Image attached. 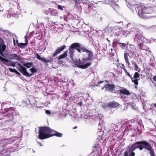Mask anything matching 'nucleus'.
<instances>
[{
	"instance_id": "1",
	"label": "nucleus",
	"mask_w": 156,
	"mask_h": 156,
	"mask_svg": "<svg viewBox=\"0 0 156 156\" xmlns=\"http://www.w3.org/2000/svg\"><path fill=\"white\" fill-rule=\"evenodd\" d=\"M80 51L82 55V59L83 62L82 63L76 61V65L82 69L88 68L92 64L91 61L94 58V54L93 51L88 49L86 47L81 44Z\"/></svg>"
},
{
	"instance_id": "2",
	"label": "nucleus",
	"mask_w": 156,
	"mask_h": 156,
	"mask_svg": "<svg viewBox=\"0 0 156 156\" xmlns=\"http://www.w3.org/2000/svg\"><path fill=\"white\" fill-rule=\"evenodd\" d=\"M39 128L38 139L43 140L50 137L48 136L51 135L52 129L48 126H40Z\"/></svg>"
},
{
	"instance_id": "3",
	"label": "nucleus",
	"mask_w": 156,
	"mask_h": 156,
	"mask_svg": "<svg viewBox=\"0 0 156 156\" xmlns=\"http://www.w3.org/2000/svg\"><path fill=\"white\" fill-rule=\"evenodd\" d=\"M5 111L6 112L4 115V117H7L9 120L8 121H14V119H18L20 118V114L16 110H15L12 107L5 108Z\"/></svg>"
},
{
	"instance_id": "4",
	"label": "nucleus",
	"mask_w": 156,
	"mask_h": 156,
	"mask_svg": "<svg viewBox=\"0 0 156 156\" xmlns=\"http://www.w3.org/2000/svg\"><path fill=\"white\" fill-rule=\"evenodd\" d=\"M81 44L79 43H74L72 44L69 47L68 50H69V56L72 60L75 58V50H76L80 54H81L80 51Z\"/></svg>"
},
{
	"instance_id": "5",
	"label": "nucleus",
	"mask_w": 156,
	"mask_h": 156,
	"mask_svg": "<svg viewBox=\"0 0 156 156\" xmlns=\"http://www.w3.org/2000/svg\"><path fill=\"white\" fill-rule=\"evenodd\" d=\"M128 151L124 152V156H134L135 153L134 151L136 149L138 148L141 150L140 141H137L131 146L128 147Z\"/></svg>"
},
{
	"instance_id": "6",
	"label": "nucleus",
	"mask_w": 156,
	"mask_h": 156,
	"mask_svg": "<svg viewBox=\"0 0 156 156\" xmlns=\"http://www.w3.org/2000/svg\"><path fill=\"white\" fill-rule=\"evenodd\" d=\"M17 65L19 66V67H17V69L22 74L26 77H30L32 76L34 73L37 72V69L33 67L30 69L29 70L31 72V74L29 73L27 70V69L23 66L20 63H18Z\"/></svg>"
},
{
	"instance_id": "7",
	"label": "nucleus",
	"mask_w": 156,
	"mask_h": 156,
	"mask_svg": "<svg viewBox=\"0 0 156 156\" xmlns=\"http://www.w3.org/2000/svg\"><path fill=\"white\" fill-rule=\"evenodd\" d=\"M147 10V8L144 6H139L137 7V10L138 12V14L139 16L141 18L143 19H146L148 17L147 15V14H151L152 13V12H147L146 11Z\"/></svg>"
},
{
	"instance_id": "8",
	"label": "nucleus",
	"mask_w": 156,
	"mask_h": 156,
	"mask_svg": "<svg viewBox=\"0 0 156 156\" xmlns=\"http://www.w3.org/2000/svg\"><path fill=\"white\" fill-rule=\"evenodd\" d=\"M66 47V45H63L60 47L57 48L55 52L53 54L52 56L51 57H50L48 59H47L45 58V59L43 60L44 61V63H47L49 62L53 63L55 62L53 57H55L58 54H59Z\"/></svg>"
},
{
	"instance_id": "9",
	"label": "nucleus",
	"mask_w": 156,
	"mask_h": 156,
	"mask_svg": "<svg viewBox=\"0 0 156 156\" xmlns=\"http://www.w3.org/2000/svg\"><path fill=\"white\" fill-rule=\"evenodd\" d=\"M134 33L135 34L134 41L137 42H140L141 41V38H142V37H143L142 35L143 32L140 31L139 28H134L132 29L130 31V34H133Z\"/></svg>"
},
{
	"instance_id": "10",
	"label": "nucleus",
	"mask_w": 156,
	"mask_h": 156,
	"mask_svg": "<svg viewBox=\"0 0 156 156\" xmlns=\"http://www.w3.org/2000/svg\"><path fill=\"white\" fill-rule=\"evenodd\" d=\"M6 57H3L2 56H1L0 55V60L6 66H12L14 67H17L16 66V64H17L18 63L17 62H14L12 61L9 60L6 58ZM19 66H18V67Z\"/></svg>"
},
{
	"instance_id": "11",
	"label": "nucleus",
	"mask_w": 156,
	"mask_h": 156,
	"mask_svg": "<svg viewBox=\"0 0 156 156\" xmlns=\"http://www.w3.org/2000/svg\"><path fill=\"white\" fill-rule=\"evenodd\" d=\"M6 48V45L5 44L4 40L0 37V55L1 56L3 57H6V56L4 53Z\"/></svg>"
},
{
	"instance_id": "12",
	"label": "nucleus",
	"mask_w": 156,
	"mask_h": 156,
	"mask_svg": "<svg viewBox=\"0 0 156 156\" xmlns=\"http://www.w3.org/2000/svg\"><path fill=\"white\" fill-rule=\"evenodd\" d=\"M151 147V144L147 141L145 140L140 141L141 151L144 148L150 151V148Z\"/></svg>"
},
{
	"instance_id": "13",
	"label": "nucleus",
	"mask_w": 156,
	"mask_h": 156,
	"mask_svg": "<svg viewBox=\"0 0 156 156\" xmlns=\"http://www.w3.org/2000/svg\"><path fill=\"white\" fill-rule=\"evenodd\" d=\"M7 58V59L11 61L13 60L17 61H20L21 60L20 56L15 53L9 54Z\"/></svg>"
},
{
	"instance_id": "14",
	"label": "nucleus",
	"mask_w": 156,
	"mask_h": 156,
	"mask_svg": "<svg viewBox=\"0 0 156 156\" xmlns=\"http://www.w3.org/2000/svg\"><path fill=\"white\" fill-rule=\"evenodd\" d=\"M141 41L139 42H137L139 44L140 48L143 50H147L148 49V48L145 46L144 44H143V43H144L147 41V40L146 38L144 37H142V38H141Z\"/></svg>"
},
{
	"instance_id": "15",
	"label": "nucleus",
	"mask_w": 156,
	"mask_h": 156,
	"mask_svg": "<svg viewBox=\"0 0 156 156\" xmlns=\"http://www.w3.org/2000/svg\"><path fill=\"white\" fill-rule=\"evenodd\" d=\"M140 79V75L137 72H135L133 77H132V78H131L132 82L136 85L138 84V81Z\"/></svg>"
},
{
	"instance_id": "16",
	"label": "nucleus",
	"mask_w": 156,
	"mask_h": 156,
	"mask_svg": "<svg viewBox=\"0 0 156 156\" xmlns=\"http://www.w3.org/2000/svg\"><path fill=\"white\" fill-rule=\"evenodd\" d=\"M104 87L105 90L108 91L112 92L113 90H115V85L113 84H107L105 85Z\"/></svg>"
},
{
	"instance_id": "17",
	"label": "nucleus",
	"mask_w": 156,
	"mask_h": 156,
	"mask_svg": "<svg viewBox=\"0 0 156 156\" xmlns=\"http://www.w3.org/2000/svg\"><path fill=\"white\" fill-rule=\"evenodd\" d=\"M29 101L30 102V104L32 107H37L38 108H42V106H39L37 105V103L39 102L36 101L34 99H28Z\"/></svg>"
},
{
	"instance_id": "18",
	"label": "nucleus",
	"mask_w": 156,
	"mask_h": 156,
	"mask_svg": "<svg viewBox=\"0 0 156 156\" xmlns=\"http://www.w3.org/2000/svg\"><path fill=\"white\" fill-rule=\"evenodd\" d=\"M50 136H48V137H51L53 136H56L59 137H62L63 134L59 132H57L55 130L52 129V133L51 135H50Z\"/></svg>"
},
{
	"instance_id": "19",
	"label": "nucleus",
	"mask_w": 156,
	"mask_h": 156,
	"mask_svg": "<svg viewBox=\"0 0 156 156\" xmlns=\"http://www.w3.org/2000/svg\"><path fill=\"white\" fill-rule=\"evenodd\" d=\"M26 36H25V38H26ZM17 44L18 46L20 48H24L26 47L28 44V41L27 38H26V42L25 43H20L18 42V41H17Z\"/></svg>"
},
{
	"instance_id": "20",
	"label": "nucleus",
	"mask_w": 156,
	"mask_h": 156,
	"mask_svg": "<svg viewBox=\"0 0 156 156\" xmlns=\"http://www.w3.org/2000/svg\"><path fill=\"white\" fill-rule=\"evenodd\" d=\"M110 108H116L120 105V104L117 102L115 101L109 102Z\"/></svg>"
},
{
	"instance_id": "21",
	"label": "nucleus",
	"mask_w": 156,
	"mask_h": 156,
	"mask_svg": "<svg viewBox=\"0 0 156 156\" xmlns=\"http://www.w3.org/2000/svg\"><path fill=\"white\" fill-rule=\"evenodd\" d=\"M119 92L122 94L129 95L130 94L129 91L126 89L123 88L122 89H121L119 91Z\"/></svg>"
},
{
	"instance_id": "22",
	"label": "nucleus",
	"mask_w": 156,
	"mask_h": 156,
	"mask_svg": "<svg viewBox=\"0 0 156 156\" xmlns=\"http://www.w3.org/2000/svg\"><path fill=\"white\" fill-rule=\"evenodd\" d=\"M102 106L104 109L106 111L109 110L110 108V106L109 103H105L102 104Z\"/></svg>"
},
{
	"instance_id": "23",
	"label": "nucleus",
	"mask_w": 156,
	"mask_h": 156,
	"mask_svg": "<svg viewBox=\"0 0 156 156\" xmlns=\"http://www.w3.org/2000/svg\"><path fill=\"white\" fill-rule=\"evenodd\" d=\"M68 50L66 51L63 53L59 55L58 58V60H60L66 57L68 55Z\"/></svg>"
},
{
	"instance_id": "24",
	"label": "nucleus",
	"mask_w": 156,
	"mask_h": 156,
	"mask_svg": "<svg viewBox=\"0 0 156 156\" xmlns=\"http://www.w3.org/2000/svg\"><path fill=\"white\" fill-rule=\"evenodd\" d=\"M23 67L29 68L32 66L33 63L31 62H25L23 63Z\"/></svg>"
},
{
	"instance_id": "25",
	"label": "nucleus",
	"mask_w": 156,
	"mask_h": 156,
	"mask_svg": "<svg viewBox=\"0 0 156 156\" xmlns=\"http://www.w3.org/2000/svg\"><path fill=\"white\" fill-rule=\"evenodd\" d=\"M51 15L55 16H57L58 15V12L57 10L55 9H53L50 11Z\"/></svg>"
},
{
	"instance_id": "26",
	"label": "nucleus",
	"mask_w": 156,
	"mask_h": 156,
	"mask_svg": "<svg viewBox=\"0 0 156 156\" xmlns=\"http://www.w3.org/2000/svg\"><path fill=\"white\" fill-rule=\"evenodd\" d=\"M80 0H75V6L78 9H80Z\"/></svg>"
},
{
	"instance_id": "27",
	"label": "nucleus",
	"mask_w": 156,
	"mask_h": 156,
	"mask_svg": "<svg viewBox=\"0 0 156 156\" xmlns=\"http://www.w3.org/2000/svg\"><path fill=\"white\" fill-rule=\"evenodd\" d=\"M129 105L131 106L133 108L136 110H138V107L136 106V104L135 103L130 102L129 103Z\"/></svg>"
},
{
	"instance_id": "28",
	"label": "nucleus",
	"mask_w": 156,
	"mask_h": 156,
	"mask_svg": "<svg viewBox=\"0 0 156 156\" xmlns=\"http://www.w3.org/2000/svg\"><path fill=\"white\" fill-rule=\"evenodd\" d=\"M119 46L120 47L124 49L125 47H126V48H127L128 46H127V44L122 43H119Z\"/></svg>"
},
{
	"instance_id": "29",
	"label": "nucleus",
	"mask_w": 156,
	"mask_h": 156,
	"mask_svg": "<svg viewBox=\"0 0 156 156\" xmlns=\"http://www.w3.org/2000/svg\"><path fill=\"white\" fill-rule=\"evenodd\" d=\"M36 56L37 58L38 59L41 60V61L44 62V61L43 60L45 59V58L41 57V56L38 54V53H36Z\"/></svg>"
},
{
	"instance_id": "30",
	"label": "nucleus",
	"mask_w": 156,
	"mask_h": 156,
	"mask_svg": "<svg viewBox=\"0 0 156 156\" xmlns=\"http://www.w3.org/2000/svg\"><path fill=\"white\" fill-rule=\"evenodd\" d=\"M129 55V53L126 52H125L124 54V57L126 62L129 61L128 57Z\"/></svg>"
},
{
	"instance_id": "31",
	"label": "nucleus",
	"mask_w": 156,
	"mask_h": 156,
	"mask_svg": "<svg viewBox=\"0 0 156 156\" xmlns=\"http://www.w3.org/2000/svg\"><path fill=\"white\" fill-rule=\"evenodd\" d=\"M118 42L117 41L115 40H114L112 44V46L114 48L116 47L117 45Z\"/></svg>"
},
{
	"instance_id": "32",
	"label": "nucleus",
	"mask_w": 156,
	"mask_h": 156,
	"mask_svg": "<svg viewBox=\"0 0 156 156\" xmlns=\"http://www.w3.org/2000/svg\"><path fill=\"white\" fill-rule=\"evenodd\" d=\"M115 29L116 31L119 33L120 32V31H122V28L120 27L119 26H115Z\"/></svg>"
},
{
	"instance_id": "33",
	"label": "nucleus",
	"mask_w": 156,
	"mask_h": 156,
	"mask_svg": "<svg viewBox=\"0 0 156 156\" xmlns=\"http://www.w3.org/2000/svg\"><path fill=\"white\" fill-rule=\"evenodd\" d=\"M0 31L3 32L5 33H6L9 34H11L12 33L10 32L9 31V30H4L3 29H0Z\"/></svg>"
},
{
	"instance_id": "34",
	"label": "nucleus",
	"mask_w": 156,
	"mask_h": 156,
	"mask_svg": "<svg viewBox=\"0 0 156 156\" xmlns=\"http://www.w3.org/2000/svg\"><path fill=\"white\" fill-rule=\"evenodd\" d=\"M45 113L48 115L50 116H52L53 115V113H51V112L49 110H45Z\"/></svg>"
},
{
	"instance_id": "35",
	"label": "nucleus",
	"mask_w": 156,
	"mask_h": 156,
	"mask_svg": "<svg viewBox=\"0 0 156 156\" xmlns=\"http://www.w3.org/2000/svg\"><path fill=\"white\" fill-rule=\"evenodd\" d=\"M150 151V154H151V156L154 155V151L152 147L150 148V151Z\"/></svg>"
},
{
	"instance_id": "36",
	"label": "nucleus",
	"mask_w": 156,
	"mask_h": 156,
	"mask_svg": "<svg viewBox=\"0 0 156 156\" xmlns=\"http://www.w3.org/2000/svg\"><path fill=\"white\" fill-rule=\"evenodd\" d=\"M106 28L107 29L108 28L109 31H112L113 30V29L112 28V27L109 24L108 25Z\"/></svg>"
},
{
	"instance_id": "37",
	"label": "nucleus",
	"mask_w": 156,
	"mask_h": 156,
	"mask_svg": "<svg viewBox=\"0 0 156 156\" xmlns=\"http://www.w3.org/2000/svg\"><path fill=\"white\" fill-rule=\"evenodd\" d=\"M57 63L60 65L63 64V63H64V62L62 60H58L57 59Z\"/></svg>"
},
{
	"instance_id": "38",
	"label": "nucleus",
	"mask_w": 156,
	"mask_h": 156,
	"mask_svg": "<svg viewBox=\"0 0 156 156\" xmlns=\"http://www.w3.org/2000/svg\"><path fill=\"white\" fill-rule=\"evenodd\" d=\"M9 70L12 72L15 73L16 72V70L14 69H12L11 68H9Z\"/></svg>"
},
{
	"instance_id": "39",
	"label": "nucleus",
	"mask_w": 156,
	"mask_h": 156,
	"mask_svg": "<svg viewBox=\"0 0 156 156\" xmlns=\"http://www.w3.org/2000/svg\"><path fill=\"white\" fill-rule=\"evenodd\" d=\"M134 66L135 67V70L136 71H140V69H139V70H138V67L136 63L135 65H134Z\"/></svg>"
},
{
	"instance_id": "40",
	"label": "nucleus",
	"mask_w": 156,
	"mask_h": 156,
	"mask_svg": "<svg viewBox=\"0 0 156 156\" xmlns=\"http://www.w3.org/2000/svg\"><path fill=\"white\" fill-rule=\"evenodd\" d=\"M36 34L37 35V36L38 37H40L41 35L42 34V33L40 32H38L37 31L36 33Z\"/></svg>"
},
{
	"instance_id": "41",
	"label": "nucleus",
	"mask_w": 156,
	"mask_h": 156,
	"mask_svg": "<svg viewBox=\"0 0 156 156\" xmlns=\"http://www.w3.org/2000/svg\"><path fill=\"white\" fill-rule=\"evenodd\" d=\"M147 10L146 11H147V12H152V13L153 12V9L151 8H147Z\"/></svg>"
},
{
	"instance_id": "42",
	"label": "nucleus",
	"mask_w": 156,
	"mask_h": 156,
	"mask_svg": "<svg viewBox=\"0 0 156 156\" xmlns=\"http://www.w3.org/2000/svg\"><path fill=\"white\" fill-rule=\"evenodd\" d=\"M63 7H64V6H62L60 5H58V9H60L61 10H63Z\"/></svg>"
},
{
	"instance_id": "43",
	"label": "nucleus",
	"mask_w": 156,
	"mask_h": 156,
	"mask_svg": "<svg viewBox=\"0 0 156 156\" xmlns=\"http://www.w3.org/2000/svg\"><path fill=\"white\" fill-rule=\"evenodd\" d=\"M125 73L126 74V75L128 76L129 77H130L131 78H132V75H131L130 73L127 72V71H126L125 72Z\"/></svg>"
},
{
	"instance_id": "44",
	"label": "nucleus",
	"mask_w": 156,
	"mask_h": 156,
	"mask_svg": "<svg viewBox=\"0 0 156 156\" xmlns=\"http://www.w3.org/2000/svg\"><path fill=\"white\" fill-rule=\"evenodd\" d=\"M122 68L124 70L125 72H126L127 71L124 65L123 64H122Z\"/></svg>"
},
{
	"instance_id": "45",
	"label": "nucleus",
	"mask_w": 156,
	"mask_h": 156,
	"mask_svg": "<svg viewBox=\"0 0 156 156\" xmlns=\"http://www.w3.org/2000/svg\"><path fill=\"white\" fill-rule=\"evenodd\" d=\"M126 62V65H127L128 67L129 68H131V66H130V63L128 61V62Z\"/></svg>"
},
{
	"instance_id": "46",
	"label": "nucleus",
	"mask_w": 156,
	"mask_h": 156,
	"mask_svg": "<svg viewBox=\"0 0 156 156\" xmlns=\"http://www.w3.org/2000/svg\"><path fill=\"white\" fill-rule=\"evenodd\" d=\"M138 124L140 126V127H143L144 128V126L143 124L142 123V122H138Z\"/></svg>"
},
{
	"instance_id": "47",
	"label": "nucleus",
	"mask_w": 156,
	"mask_h": 156,
	"mask_svg": "<svg viewBox=\"0 0 156 156\" xmlns=\"http://www.w3.org/2000/svg\"><path fill=\"white\" fill-rule=\"evenodd\" d=\"M133 25V23H128L127 24V26H128V27H129V28H131V26L132 25Z\"/></svg>"
},
{
	"instance_id": "48",
	"label": "nucleus",
	"mask_w": 156,
	"mask_h": 156,
	"mask_svg": "<svg viewBox=\"0 0 156 156\" xmlns=\"http://www.w3.org/2000/svg\"><path fill=\"white\" fill-rule=\"evenodd\" d=\"M77 104L78 105H80V107H81L82 104V101H80V102H79L78 103H77Z\"/></svg>"
},
{
	"instance_id": "49",
	"label": "nucleus",
	"mask_w": 156,
	"mask_h": 156,
	"mask_svg": "<svg viewBox=\"0 0 156 156\" xmlns=\"http://www.w3.org/2000/svg\"><path fill=\"white\" fill-rule=\"evenodd\" d=\"M130 53L132 55H134V54H135V53L134 52V51L132 50H130Z\"/></svg>"
},
{
	"instance_id": "50",
	"label": "nucleus",
	"mask_w": 156,
	"mask_h": 156,
	"mask_svg": "<svg viewBox=\"0 0 156 156\" xmlns=\"http://www.w3.org/2000/svg\"><path fill=\"white\" fill-rule=\"evenodd\" d=\"M15 73L20 76H21V74L19 72H18L17 70H16V72Z\"/></svg>"
},
{
	"instance_id": "51",
	"label": "nucleus",
	"mask_w": 156,
	"mask_h": 156,
	"mask_svg": "<svg viewBox=\"0 0 156 156\" xmlns=\"http://www.w3.org/2000/svg\"><path fill=\"white\" fill-rule=\"evenodd\" d=\"M153 79L154 81L156 82V76H153Z\"/></svg>"
},
{
	"instance_id": "52",
	"label": "nucleus",
	"mask_w": 156,
	"mask_h": 156,
	"mask_svg": "<svg viewBox=\"0 0 156 156\" xmlns=\"http://www.w3.org/2000/svg\"><path fill=\"white\" fill-rule=\"evenodd\" d=\"M112 3H113V5H115L116 7H118V5L117 4H116L115 2H114Z\"/></svg>"
},
{
	"instance_id": "53",
	"label": "nucleus",
	"mask_w": 156,
	"mask_h": 156,
	"mask_svg": "<svg viewBox=\"0 0 156 156\" xmlns=\"http://www.w3.org/2000/svg\"><path fill=\"white\" fill-rule=\"evenodd\" d=\"M132 64L133 65H134H134H135L136 63V62L135 61H132V62H131Z\"/></svg>"
},
{
	"instance_id": "54",
	"label": "nucleus",
	"mask_w": 156,
	"mask_h": 156,
	"mask_svg": "<svg viewBox=\"0 0 156 156\" xmlns=\"http://www.w3.org/2000/svg\"><path fill=\"white\" fill-rule=\"evenodd\" d=\"M37 143L39 144L40 146H43V145H42V143H40L39 142H38L37 140Z\"/></svg>"
},
{
	"instance_id": "55",
	"label": "nucleus",
	"mask_w": 156,
	"mask_h": 156,
	"mask_svg": "<svg viewBox=\"0 0 156 156\" xmlns=\"http://www.w3.org/2000/svg\"><path fill=\"white\" fill-rule=\"evenodd\" d=\"M104 82L103 81H101L99 82L98 83V84H99Z\"/></svg>"
},
{
	"instance_id": "56",
	"label": "nucleus",
	"mask_w": 156,
	"mask_h": 156,
	"mask_svg": "<svg viewBox=\"0 0 156 156\" xmlns=\"http://www.w3.org/2000/svg\"><path fill=\"white\" fill-rule=\"evenodd\" d=\"M127 109V107L126 106H125L123 109V110H126Z\"/></svg>"
},
{
	"instance_id": "57",
	"label": "nucleus",
	"mask_w": 156,
	"mask_h": 156,
	"mask_svg": "<svg viewBox=\"0 0 156 156\" xmlns=\"http://www.w3.org/2000/svg\"><path fill=\"white\" fill-rule=\"evenodd\" d=\"M154 107H155V108H156V104H154Z\"/></svg>"
},
{
	"instance_id": "58",
	"label": "nucleus",
	"mask_w": 156,
	"mask_h": 156,
	"mask_svg": "<svg viewBox=\"0 0 156 156\" xmlns=\"http://www.w3.org/2000/svg\"><path fill=\"white\" fill-rule=\"evenodd\" d=\"M96 147H97V146H93V148H96Z\"/></svg>"
},
{
	"instance_id": "59",
	"label": "nucleus",
	"mask_w": 156,
	"mask_h": 156,
	"mask_svg": "<svg viewBox=\"0 0 156 156\" xmlns=\"http://www.w3.org/2000/svg\"><path fill=\"white\" fill-rule=\"evenodd\" d=\"M77 128V126H75L74 127V129H76Z\"/></svg>"
},
{
	"instance_id": "60",
	"label": "nucleus",
	"mask_w": 156,
	"mask_h": 156,
	"mask_svg": "<svg viewBox=\"0 0 156 156\" xmlns=\"http://www.w3.org/2000/svg\"><path fill=\"white\" fill-rule=\"evenodd\" d=\"M45 13L46 14L48 15V12H46Z\"/></svg>"
},
{
	"instance_id": "61",
	"label": "nucleus",
	"mask_w": 156,
	"mask_h": 156,
	"mask_svg": "<svg viewBox=\"0 0 156 156\" xmlns=\"http://www.w3.org/2000/svg\"><path fill=\"white\" fill-rule=\"evenodd\" d=\"M3 104H3V103H2V105H1L2 106L3 105Z\"/></svg>"
},
{
	"instance_id": "62",
	"label": "nucleus",
	"mask_w": 156,
	"mask_h": 156,
	"mask_svg": "<svg viewBox=\"0 0 156 156\" xmlns=\"http://www.w3.org/2000/svg\"><path fill=\"white\" fill-rule=\"evenodd\" d=\"M71 81H72V82H74V81H73V80H71Z\"/></svg>"
},
{
	"instance_id": "63",
	"label": "nucleus",
	"mask_w": 156,
	"mask_h": 156,
	"mask_svg": "<svg viewBox=\"0 0 156 156\" xmlns=\"http://www.w3.org/2000/svg\"><path fill=\"white\" fill-rule=\"evenodd\" d=\"M112 6L113 8L114 9H114V7H113V6L112 5Z\"/></svg>"
},
{
	"instance_id": "64",
	"label": "nucleus",
	"mask_w": 156,
	"mask_h": 156,
	"mask_svg": "<svg viewBox=\"0 0 156 156\" xmlns=\"http://www.w3.org/2000/svg\"><path fill=\"white\" fill-rule=\"evenodd\" d=\"M91 86H93V87H94V86H94V85H91Z\"/></svg>"
}]
</instances>
